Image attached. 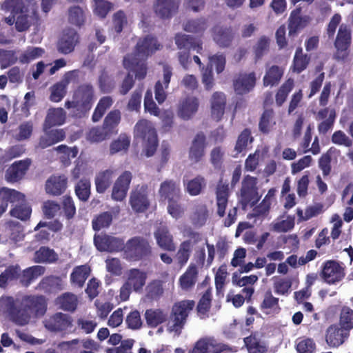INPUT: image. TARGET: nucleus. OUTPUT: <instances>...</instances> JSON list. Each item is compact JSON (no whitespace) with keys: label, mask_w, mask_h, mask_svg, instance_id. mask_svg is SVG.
<instances>
[{"label":"nucleus","mask_w":353,"mask_h":353,"mask_svg":"<svg viewBox=\"0 0 353 353\" xmlns=\"http://www.w3.org/2000/svg\"><path fill=\"white\" fill-rule=\"evenodd\" d=\"M45 301L42 296H23L14 299L12 296L0 299V310L7 314L15 325L25 326L32 317L43 315L46 311Z\"/></svg>","instance_id":"f257e3e1"},{"label":"nucleus","mask_w":353,"mask_h":353,"mask_svg":"<svg viewBox=\"0 0 353 353\" xmlns=\"http://www.w3.org/2000/svg\"><path fill=\"white\" fill-rule=\"evenodd\" d=\"M160 44L154 37L146 36L140 39L136 46L135 53L124 57L123 65L130 72L135 73L138 79H143L146 75V58L159 50Z\"/></svg>","instance_id":"f03ea898"},{"label":"nucleus","mask_w":353,"mask_h":353,"mask_svg":"<svg viewBox=\"0 0 353 353\" xmlns=\"http://www.w3.org/2000/svg\"><path fill=\"white\" fill-rule=\"evenodd\" d=\"M94 95L92 85L84 83L79 85L74 92L72 101H67L65 107L67 109L75 108L78 111L74 115L81 117L88 112L94 103Z\"/></svg>","instance_id":"7ed1b4c3"},{"label":"nucleus","mask_w":353,"mask_h":353,"mask_svg":"<svg viewBox=\"0 0 353 353\" xmlns=\"http://www.w3.org/2000/svg\"><path fill=\"white\" fill-rule=\"evenodd\" d=\"M134 134L135 138L142 139L145 155L148 157L153 156L158 145L157 134L153 124L141 119L136 123Z\"/></svg>","instance_id":"20e7f679"},{"label":"nucleus","mask_w":353,"mask_h":353,"mask_svg":"<svg viewBox=\"0 0 353 353\" xmlns=\"http://www.w3.org/2000/svg\"><path fill=\"white\" fill-rule=\"evenodd\" d=\"M195 303L191 300H183L176 303L172 309L169 321V330L179 334L186 323L190 312L194 307Z\"/></svg>","instance_id":"39448f33"},{"label":"nucleus","mask_w":353,"mask_h":353,"mask_svg":"<svg viewBox=\"0 0 353 353\" xmlns=\"http://www.w3.org/2000/svg\"><path fill=\"white\" fill-rule=\"evenodd\" d=\"M124 254L130 261H139L151 253V246L148 241L142 236H134L124 243Z\"/></svg>","instance_id":"423d86ee"},{"label":"nucleus","mask_w":353,"mask_h":353,"mask_svg":"<svg viewBox=\"0 0 353 353\" xmlns=\"http://www.w3.org/2000/svg\"><path fill=\"white\" fill-rule=\"evenodd\" d=\"M72 316L62 312H57L43 321L44 326L48 331L62 334L74 332V330H72Z\"/></svg>","instance_id":"0eeeda50"},{"label":"nucleus","mask_w":353,"mask_h":353,"mask_svg":"<svg viewBox=\"0 0 353 353\" xmlns=\"http://www.w3.org/2000/svg\"><path fill=\"white\" fill-rule=\"evenodd\" d=\"M256 183V178L248 175L243 179L239 197V202L243 208L249 204L254 205L259 200Z\"/></svg>","instance_id":"6e6552de"},{"label":"nucleus","mask_w":353,"mask_h":353,"mask_svg":"<svg viewBox=\"0 0 353 353\" xmlns=\"http://www.w3.org/2000/svg\"><path fill=\"white\" fill-rule=\"evenodd\" d=\"M228 346L214 337L205 336L199 339L189 353H222Z\"/></svg>","instance_id":"1a4fd4ad"},{"label":"nucleus","mask_w":353,"mask_h":353,"mask_svg":"<svg viewBox=\"0 0 353 353\" xmlns=\"http://www.w3.org/2000/svg\"><path fill=\"white\" fill-rule=\"evenodd\" d=\"M94 243L101 252H119L123 250L124 241L122 239L109 235H95Z\"/></svg>","instance_id":"9d476101"},{"label":"nucleus","mask_w":353,"mask_h":353,"mask_svg":"<svg viewBox=\"0 0 353 353\" xmlns=\"http://www.w3.org/2000/svg\"><path fill=\"white\" fill-rule=\"evenodd\" d=\"M154 237L157 245L162 250L173 252L176 250L174 236L165 224L160 223L155 228Z\"/></svg>","instance_id":"9b49d317"},{"label":"nucleus","mask_w":353,"mask_h":353,"mask_svg":"<svg viewBox=\"0 0 353 353\" xmlns=\"http://www.w3.org/2000/svg\"><path fill=\"white\" fill-rule=\"evenodd\" d=\"M351 43L350 29L345 24L340 26L334 46L336 49V57L338 60H344L347 57V50Z\"/></svg>","instance_id":"f8f14e48"},{"label":"nucleus","mask_w":353,"mask_h":353,"mask_svg":"<svg viewBox=\"0 0 353 353\" xmlns=\"http://www.w3.org/2000/svg\"><path fill=\"white\" fill-rule=\"evenodd\" d=\"M79 37L77 32L72 28L63 30V34L57 43L59 52L68 54L74 51L79 43Z\"/></svg>","instance_id":"ddd939ff"},{"label":"nucleus","mask_w":353,"mask_h":353,"mask_svg":"<svg viewBox=\"0 0 353 353\" xmlns=\"http://www.w3.org/2000/svg\"><path fill=\"white\" fill-rule=\"evenodd\" d=\"M132 174L129 171H125L116 180L112 192V199L117 201H123L128 191Z\"/></svg>","instance_id":"4468645a"},{"label":"nucleus","mask_w":353,"mask_h":353,"mask_svg":"<svg viewBox=\"0 0 353 353\" xmlns=\"http://www.w3.org/2000/svg\"><path fill=\"white\" fill-rule=\"evenodd\" d=\"M345 276L343 268L336 261H328L325 263L322 277L329 284L340 281Z\"/></svg>","instance_id":"2eb2a0df"},{"label":"nucleus","mask_w":353,"mask_h":353,"mask_svg":"<svg viewBox=\"0 0 353 353\" xmlns=\"http://www.w3.org/2000/svg\"><path fill=\"white\" fill-rule=\"evenodd\" d=\"M180 0H156L154 3L155 14L161 19L171 18L178 10Z\"/></svg>","instance_id":"dca6fc26"},{"label":"nucleus","mask_w":353,"mask_h":353,"mask_svg":"<svg viewBox=\"0 0 353 353\" xmlns=\"http://www.w3.org/2000/svg\"><path fill=\"white\" fill-rule=\"evenodd\" d=\"M350 334L336 325H330L326 331L325 341L331 347H338L349 337Z\"/></svg>","instance_id":"f3484780"},{"label":"nucleus","mask_w":353,"mask_h":353,"mask_svg":"<svg viewBox=\"0 0 353 353\" xmlns=\"http://www.w3.org/2000/svg\"><path fill=\"white\" fill-rule=\"evenodd\" d=\"M130 203L132 208L137 212L146 210L150 204L147 196V188L141 186L133 191L130 194Z\"/></svg>","instance_id":"a211bd4d"},{"label":"nucleus","mask_w":353,"mask_h":353,"mask_svg":"<svg viewBox=\"0 0 353 353\" xmlns=\"http://www.w3.org/2000/svg\"><path fill=\"white\" fill-rule=\"evenodd\" d=\"M256 83V75L254 72L242 73L234 81V90L238 94H244L251 91Z\"/></svg>","instance_id":"6ab92c4d"},{"label":"nucleus","mask_w":353,"mask_h":353,"mask_svg":"<svg viewBox=\"0 0 353 353\" xmlns=\"http://www.w3.org/2000/svg\"><path fill=\"white\" fill-rule=\"evenodd\" d=\"M206 147L205 136L203 132H199L194 137L189 150V159L194 163L201 161L205 154Z\"/></svg>","instance_id":"aec40b11"},{"label":"nucleus","mask_w":353,"mask_h":353,"mask_svg":"<svg viewBox=\"0 0 353 353\" xmlns=\"http://www.w3.org/2000/svg\"><path fill=\"white\" fill-rule=\"evenodd\" d=\"M229 195L230 192L228 184L220 182L217 185L216 190V214L220 217H223L225 214Z\"/></svg>","instance_id":"412c9836"},{"label":"nucleus","mask_w":353,"mask_h":353,"mask_svg":"<svg viewBox=\"0 0 353 353\" xmlns=\"http://www.w3.org/2000/svg\"><path fill=\"white\" fill-rule=\"evenodd\" d=\"M172 74V68L164 65L163 82L158 81L154 86L155 99L159 104L163 103L166 99L167 94L165 90L168 88Z\"/></svg>","instance_id":"4be33fe9"},{"label":"nucleus","mask_w":353,"mask_h":353,"mask_svg":"<svg viewBox=\"0 0 353 353\" xmlns=\"http://www.w3.org/2000/svg\"><path fill=\"white\" fill-rule=\"evenodd\" d=\"M30 162L28 160L14 162L6 172V179L8 182H17L25 175Z\"/></svg>","instance_id":"5701e85b"},{"label":"nucleus","mask_w":353,"mask_h":353,"mask_svg":"<svg viewBox=\"0 0 353 353\" xmlns=\"http://www.w3.org/2000/svg\"><path fill=\"white\" fill-rule=\"evenodd\" d=\"M159 193L161 199L168 201L179 199L181 194L179 183L173 180H166L161 184Z\"/></svg>","instance_id":"b1692460"},{"label":"nucleus","mask_w":353,"mask_h":353,"mask_svg":"<svg viewBox=\"0 0 353 353\" xmlns=\"http://www.w3.org/2000/svg\"><path fill=\"white\" fill-rule=\"evenodd\" d=\"M49 128H45V133L41 137L39 145L41 148H46L55 143L64 140L65 137V133L62 129H54L49 130Z\"/></svg>","instance_id":"393cba45"},{"label":"nucleus","mask_w":353,"mask_h":353,"mask_svg":"<svg viewBox=\"0 0 353 353\" xmlns=\"http://www.w3.org/2000/svg\"><path fill=\"white\" fill-rule=\"evenodd\" d=\"M258 276L252 274L243 277H238L236 274L232 276V283L239 287H244L241 292L245 295V298H251L254 289L253 285L258 281Z\"/></svg>","instance_id":"a878e982"},{"label":"nucleus","mask_w":353,"mask_h":353,"mask_svg":"<svg viewBox=\"0 0 353 353\" xmlns=\"http://www.w3.org/2000/svg\"><path fill=\"white\" fill-rule=\"evenodd\" d=\"M67 178L64 175L52 176L46 183V190L48 194L58 196L65 190Z\"/></svg>","instance_id":"bb28decb"},{"label":"nucleus","mask_w":353,"mask_h":353,"mask_svg":"<svg viewBox=\"0 0 353 353\" xmlns=\"http://www.w3.org/2000/svg\"><path fill=\"white\" fill-rule=\"evenodd\" d=\"M199 100L194 97H188L180 104L178 114L184 119H190L198 110Z\"/></svg>","instance_id":"cd10ccee"},{"label":"nucleus","mask_w":353,"mask_h":353,"mask_svg":"<svg viewBox=\"0 0 353 353\" xmlns=\"http://www.w3.org/2000/svg\"><path fill=\"white\" fill-rule=\"evenodd\" d=\"M226 103L225 96L223 92H214L211 99L212 117L219 121L222 118Z\"/></svg>","instance_id":"c85d7f7f"},{"label":"nucleus","mask_w":353,"mask_h":353,"mask_svg":"<svg viewBox=\"0 0 353 353\" xmlns=\"http://www.w3.org/2000/svg\"><path fill=\"white\" fill-rule=\"evenodd\" d=\"M174 39L176 45L180 50L192 49L195 50L197 53L203 54L202 44L200 43H196L192 36L179 33L176 34Z\"/></svg>","instance_id":"c756f323"},{"label":"nucleus","mask_w":353,"mask_h":353,"mask_svg":"<svg viewBox=\"0 0 353 353\" xmlns=\"http://www.w3.org/2000/svg\"><path fill=\"white\" fill-rule=\"evenodd\" d=\"M147 275L143 271L139 269H131L127 273V281H125L135 292L142 290L145 284Z\"/></svg>","instance_id":"7c9ffc66"},{"label":"nucleus","mask_w":353,"mask_h":353,"mask_svg":"<svg viewBox=\"0 0 353 353\" xmlns=\"http://www.w3.org/2000/svg\"><path fill=\"white\" fill-rule=\"evenodd\" d=\"M65 118L66 113L63 108H50L48 111L43 128L46 129L55 125H61L65 123Z\"/></svg>","instance_id":"2f4dec72"},{"label":"nucleus","mask_w":353,"mask_h":353,"mask_svg":"<svg viewBox=\"0 0 353 353\" xmlns=\"http://www.w3.org/2000/svg\"><path fill=\"white\" fill-rule=\"evenodd\" d=\"M208 210L205 204L197 203L194 205L190 215L192 223L196 228L203 226L208 219Z\"/></svg>","instance_id":"473e14b6"},{"label":"nucleus","mask_w":353,"mask_h":353,"mask_svg":"<svg viewBox=\"0 0 353 353\" xmlns=\"http://www.w3.org/2000/svg\"><path fill=\"white\" fill-rule=\"evenodd\" d=\"M114 176V170L108 169L98 173L95 178L96 190L103 193L110 187Z\"/></svg>","instance_id":"72a5a7b5"},{"label":"nucleus","mask_w":353,"mask_h":353,"mask_svg":"<svg viewBox=\"0 0 353 353\" xmlns=\"http://www.w3.org/2000/svg\"><path fill=\"white\" fill-rule=\"evenodd\" d=\"M213 38L214 41L221 47H227L233 39L232 30L230 28L215 27Z\"/></svg>","instance_id":"f704fd0d"},{"label":"nucleus","mask_w":353,"mask_h":353,"mask_svg":"<svg viewBox=\"0 0 353 353\" xmlns=\"http://www.w3.org/2000/svg\"><path fill=\"white\" fill-rule=\"evenodd\" d=\"M90 272L89 266L86 265L74 268L70 274V281L72 285L82 288Z\"/></svg>","instance_id":"c9c22d12"},{"label":"nucleus","mask_w":353,"mask_h":353,"mask_svg":"<svg viewBox=\"0 0 353 353\" xmlns=\"http://www.w3.org/2000/svg\"><path fill=\"white\" fill-rule=\"evenodd\" d=\"M183 185L189 194L197 196L201 194L202 190L205 187L206 181L203 176L199 175L190 180H183Z\"/></svg>","instance_id":"e433bc0d"},{"label":"nucleus","mask_w":353,"mask_h":353,"mask_svg":"<svg viewBox=\"0 0 353 353\" xmlns=\"http://www.w3.org/2000/svg\"><path fill=\"white\" fill-rule=\"evenodd\" d=\"M168 314L160 309H149L145 311V318L148 326L155 327L165 321Z\"/></svg>","instance_id":"4c0bfd02"},{"label":"nucleus","mask_w":353,"mask_h":353,"mask_svg":"<svg viewBox=\"0 0 353 353\" xmlns=\"http://www.w3.org/2000/svg\"><path fill=\"white\" fill-rule=\"evenodd\" d=\"M198 271L194 265H190L185 272L180 277L179 282L183 290H189L196 283Z\"/></svg>","instance_id":"58836bf2"},{"label":"nucleus","mask_w":353,"mask_h":353,"mask_svg":"<svg viewBox=\"0 0 353 353\" xmlns=\"http://www.w3.org/2000/svg\"><path fill=\"white\" fill-rule=\"evenodd\" d=\"M0 195L3 200L7 203H12L14 206L16 204L22 203L26 201L25 195L20 192L8 188H3L0 190Z\"/></svg>","instance_id":"ea45409f"},{"label":"nucleus","mask_w":353,"mask_h":353,"mask_svg":"<svg viewBox=\"0 0 353 353\" xmlns=\"http://www.w3.org/2000/svg\"><path fill=\"white\" fill-rule=\"evenodd\" d=\"M77 297L72 293L66 292L57 299V304L65 311L74 312L77 306Z\"/></svg>","instance_id":"a19ab883"},{"label":"nucleus","mask_w":353,"mask_h":353,"mask_svg":"<svg viewBox=\"0 0 353 353\" xmlns=\"http://www.w3.org/2000/svg\"><path fill=\"white\" fill-rule=\"evenodd\" d=\"M45 268L41 265H34L23 270L21 282L25 286H28L32 281L43 274Z\"/></svg>","instance_id":"79ce46f5"},{"label":"nucleus","mask_w":353,"mask_h":353,"mask_svg":"<svg viewBox=\"0 0 353 353\" xmlns=\"http://www.w3.org/2000/svg\"><path fill=\"white\" fill-rule=\"evenodd\" d=\"M39 288L47 293L56 292L61 290V281L57 276H48L39 283Z\"/></svg>","instance_id":"37998d69"},{"label":"nucleus","mask_w":353,"mask_h":353,"mask_svg":"<svg viewBox=\"0 0 353 353\" xmlns=\"http://www.w3.org/2000/svg\"><path fill=\"white\" fill-rule=\"evenodd\" d=\"M283 74V70L277 66L272 65L267 71L263 78L265 86H273L278 84Z\"/></svg>","instance_id":"c03bdc74"},{"label":"nucleus","mask_w":353,"mask_h":353,"mask_svg":"<svg viewBox=\"0 0 353 353\" xmlns=\"http://www.w3.org/2000/svg\"><path fill=\"white\" fill-rule=\"evenodd\" d=\"M21 269L18 265H11L7 268L0 274V288H4L8 282L17 279L20 275Z\"/></svg>","instance_id":"a18cd8bd"},{"label":"nucleus","mask_w":353,"mask_h":353,"mask_svg":"<svg viewBox=\"0 0 353 353\" xmlns=\"http://www.w3.org/2000/svg\"><path fill=\"white\" fill-rule=\"evenodd\" d=\"M310 59L307 54H303L301 48H298L293 60V70L297 73L303 71L307 68Z\"/></svg>","instance_id":"49530a36"},{"label":"nucleus","mask_w":353,"mask_h":353,"mask_svg":"<svg viewBox=\"0 0 353 353\" xmlns=\"http://www.w3.org/2000/svg\"><path fill=\"white\" fill-rule=\"evenodd\" d=\"M90 181L86 179H81L75 185V194L78 199L83 202L87 201L90 196Z\"/></svg>","instance_id":"de8ad7c7"},{"label":"nucleus","mask_w":353,"mask_h":353,"mask_svg":"<svg viewBox=\"0 0 353 353\" xmlns=\"http://www.w3.org/2000/svg\"><path fill=\"white\" fill-rule=\"evenodd\" d=\"M57 259L53 250L48 247H41L34 253V261L37 263H52Z\"/></svg>","instance_id":"09e8293b"},{"label":"nucleus","mask_w":353,"mask_h":353,"mask_svg":"<svg viewBox=\"0 0 353 353\" xmlns=\"http://www.w3.org/2000/svg\"><path fill=\"white\" fill-rule=\"evenodd\" d=\"M192 243L190 239L184 241L180 244L176 254V260L180 265H183L188 262L192 252Z\"/></svg>","instance_id":"8fccbe9b"},{"label":"nucleus","mask_w":353,"mask_h":353,"mask_svg":"<svg viewBox=\"0 0 353 353\" xmlns=\"http://www.w3.org/2000/svg\"><path fill=\"white\" fill-rule=\"evenodd\" d=\"M113 100L111 97H102L92 114V121L94 122L99 121L105 114L107 109H108L112 104Z\"/></svg>","instance_id":"3c124183"},{"label":"nucleus","mask_w":353,"mask_h":353,"mask_svg":"<svg viewBox=\"0 0 353 353\" xmlns=\"http://www.w3.org/2000/svg\"><path fill=\"white\" fill-rule=\"evenodd\" d=\"M44 50L39 47L30 46L19 56V61L21 63H28L42 57Z\"/></svg>","instance_id":"603ef678"},{"label":"nucleus","mask_w":353,"mask_h":353,"mask_svg":"<svg viewBox=\"0 0 353 353\" xmlns=\"http://www.w3.org/2000/svg\"><path fill=\"white\" fill-rule=\"evenodd\" d=\"M249 353H268V347L256 338L249 336L244 339Z\"/></svg>","instance_id":"864d4df0"},{"label":"nucleus","mask_w":353,"mask_h":353,"mask_svg":"<svg viewBox=\"0 0 353 353\" xmlns=\"http://www.w3.org/2000/svg\"><path fill=\"white\" fill-rule=\"evenodd\" d=\"M31 212L32 210L30 207L25 201L19 205L16 204V205L10 210V213L12 217L21 221H26L30 218Z\"/></svg>","instance_id":"5fc2aeb1"},{"label":"nucleus","mask_w":353,"mask_h":353,"mask_svg":"<svg viewBox=\"0 0 353 353\" xmlns=\"http://www.w3.org/2000/svg\"><path fill=\"white\" fill-rule=\"evenodd\" d=\"M85 14L79 6H73L68 10V21L77 27H81L85 22Z\"/></svg>","instance_id":"6e6d98bb"},{"label":"nucleus","mask_w":353,"mask_h":353,"mask_svg":"<svg viewBox=\"0 0 353 353\" xmlns=\"http://www.w3.org/2000/svg\"><path fill=\"white\" fill-rule=\"evenodd\" d=\"M121 120L119 110H115L110 112L105 117L103 126L112 134Z\"/></svg>","instance_id":"4d7b16f0"},{"label":"nucleus","mask_w":353,"mask_h":353,"mask_svg":"<svg viewBox=\"0 0 353 353\" xmlns=\"http://www.w3.org/2000/svg\"><path fill=\"white\" fill-rule=\"evenodd\" d=\"M340 327L345 330L349 333L353 328V310L348 307H343L339 321Z\"/></svg>","instance_id":"13d9d810"},{"label":"nucleus","mask_w":353,"mask_h":353,"mask_svg":"<svg viewBox=\"0 0 353 353\" xmlns=\"http://www.w3.org/2000/svg\"><path fill=\"white\" fill-rule=\"evenodd\" d=\"M54 150L62 154L60 159L65 165H68L70 159L75 158L79 152L77 147L69 148L65 145H60L54 148Z\"/></svg>","instance_id":"bf43d9fd"},{"label":"nucleus","mask_w":353,"mask_h":353,"mask_svg":"<svg viewBox=\"0 0 353 353\" xmlns=\"http://www.w3.org/2000/svg\"><path fill=\"white\" fill-rule=\"evenodd\" d=\"M206 28L207 23L203 18L189 20L183 25V29L186 32L193 33H202Z\"/></svg>","instance_id":"052dcab7"},{"label":"nucleus","mask_w":353,"mask_h":353,"mask_svg":"<svg viewBox=\"0 0 353 353\" xmlns=\"http://www.w3.org/2000/svg\"><path fill=\"white\" fill-rule=\"evenodd\" d=\"M272 230L276 232H288L294 226V217L288 216L285 220H278L271 224Z\"/></svg>","instance_id":"680f3d73"},{"label":"nucleus","mask_w":353,"mask_h":353,"mask_svg":"<svg viewBox=\"0 0 353 353\" xmlns=\"http://www.w3.org/2000/svg\"><path fill=\"white\" fill-rule=\"evenodd\" d=\"M274 112L272 110H266L263 113L259 123V129L263 133H268L275 125L273 121Z\"/></svg>","instance_id":"e2e57ef3"},{"label":"nucleus","mask_w":353,"mask_h":353,"mask_svg":"<svg viewBox=\"0 0 353 353\" xmlns=\"http://www.w3.org/2000/svg\"><path fill=\"white\" fill-rule=\"evenodd\" d=\"M111 134L103 127H96L92 128L88 135V139L91 142H101L108 138Z\"/></svg>","instance_id":"0e129e2a"},{"label":"nucleus","mask_w":353,"mask_h":353,"mask_svg":"<svg viewBox=\"0 0 353 353\" xmlns=\"http://www.w3.org/2000/svg\"><path fill=\"white\" fill-rule=\"evenodd\" d=\"M112 221V215L109 212H105L97 216L92 221V227L94 230H100L102 228L110 226Z\"/></svg>","instance_id":"69168bd1"},{"label":"nucleus","mask_w":353,"mask_h":353,"mask_svg":"<svg viewBox=\"0 0 353 353\" xmlns=\"http://www.w3.org/2000/svg\"><path fill=\"white\" fill-rule=\"evenodd\" d=\"M296 349L298 353H314L316 345L312 339H299L296 343Z\"/></svg>","instance_id":"338daca9"},{"label":"nucleus","mask_w":353,"mask_h":353,"mask_svg":"<svg viewBox=\"0 0 353 353\" xmlns=\"http://www.w3.org/2000/svg\"><path fill=\"white\" fill-rule=\"evenodd\" d=\"M130 143V139L126 134H121L117 140L113 141L110 145V153L114 154L128 150Z\"/></svg>","instance_id":"774afa93"}]
</instances>
